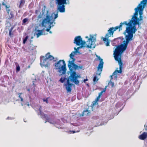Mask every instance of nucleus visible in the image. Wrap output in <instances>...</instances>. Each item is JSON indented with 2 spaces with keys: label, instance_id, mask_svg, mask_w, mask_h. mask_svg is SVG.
<instances>
[{
  "label": "nucleus",
  "instance_id": "f257e3e1",
  "mask_svg": "<svg viewBox=\"0 0 147 147\" xmlns=\"http://www.w3.org/2000/svg\"><path fill=\"white\" fill-rule=\"evenodd\" d=\"M122 24L123 25L125 24L127 26L124 32V34H125L127 33V34L125 36V40L123 41V44L117 46L114 51V57L115 60L118 63L119 65V70H116L113 73V75H116L117 72L121 73L123 64L121 59V55L126 49L128 43L132 40L133 34H134L137 30L136 26V25L132 20H130L128 22L124 21L122 22Z\"/></svg>",
  "mask_w": 147,
  "mask_h": 147
},
{
  "label": "nucleus",
  "instance_id": "f03ea898",
  "mask_svg": "<svg viewBox=\"0 0 147 147\" xmlns=\"http://www.w3.org/2000/svg\"><path fill=\"white\" fill-rule=\"evenodd\" d=\"M45 57H46L45 59H42L41 57L40 58V65L42 67L49 68L51 64L50 61L53 60L54 62H55L58 60L57 58H54L53 56L51 55L50 53H47Z\"/></svg>",
  "mask_w": 147,
  "mask_h": 147
},
{
  "label": "nucleus",
  "instance_id": "7ed1b4c3",
  "mask_svg": "<svg viewBox=\"0 0 147 147\" xmlns=\"http://www.w3.org/2000/svg\"><path fill=\"white\" fill-rule=\"evenodd\" d=\"M70 67V68H69L70 74L68 79L71 82H74L75 84L78 85L80 81L78 79L80 78V75L77 74L76 72L74 71L76 70L78 68H80L77 67L75 68L74 67V66H71Z\"/></svg>",
  "mask_w": 147,
  "mask_h": 147
},
{
  "label": "nucleus",
  "instance_id": "20e7f679",
  "mask_svg": "<svg viewBox=\"0 0 147 147\" xmlns=\"http://www.w3.org/2000/svg\"><path fill=\"white\" fill-rule=\"evenodd\" d=\"M55 69H58L60 73L64 74L66 73V64L63 60H60L58 62L55 63L54 64Z\"/></svg>",
  "mask_w": 147,
  "mask_h": 147
},
{
  "label": "nucleus",
  "instance_id": "39448f33",
  "mask_svg": "<svg viewBox=\"0 0 147 147\" xmlns=\"http://www.w3.org/2000/svg\"><path fill=\"white\" fill-rule=\"evenodd\" d=\"M69 0H56L58 5L57 9L61 13H63L65 11V4H67V1H68Z\"/></svg>",
  "mask_w": 147,
  "mask_h": 147
},
{
  "label": "nucleus",
  "instance_id": "423d86ee",
  "mask_svg": "<svg viewBox=\"0 0 147 147\" xmlns=\"http://www.w3.org/2000/svg\"><path fill=\"white\" fill-rule=\"evenodd\" d=\"M123 26L122 22L120 23L119 26H117L115 28L111 27L108 31V33L106 34L107 37H109L113 35L114 32L118 29H119V31H120L122 30V27Z\"/></svg>",
  "mask_w": 147,
  "mask_h": 147
},
{
  "label": "nucleus",
  "instance_id": "0eeeda50",
  "mask_svg": "<svg viewBox=\"0 0 147 147\" xmlns=\"http://www.w3.org/2000/svg\"><path fill=\"white\" fill-rule=\"evenodd\" d=\"M76 53V52H73L70 54V58L72 59V60L71 61L69 60L68 61V67L70 68L71 66H74V67L75 68H77V67H79L80 69H81L82 67L78 66L74 63V62L76 59L75 58L73 57L74 56Z\"/></svg>",
  "mask_w": 147,
  "mask_h": 147
},
{
  "label": "nucleus",
  "instance_id": "6e6552de",
  "mask_svg": "<svg viewBox=\"0 0 147 147\" xmlns=\"http://www.w3.org/2000/svg\"><path fill=\"white\" fill-rule=\"evenodd\" d=\"M74 43L76 44L78 46H80L81 45L80 47L81 48L85 47V45L86 42L82 40V39L80 36H76L75 38Z\"/></svg>",
  "mask_w": 147,
  "mask_h": 147
},
{
  "label": "nucleus",
  "instance_id": "1a4fd4ad",
  "mask_svg": "<svg viewBox=\"0 0 147 147\" xmlns=\"http://www.w3.org/2000/svg\"><path fill=\"white\" fill-rule=\"evenodd\" d=\"M41 107L40 106L39 109V111L40 112V114L41 116V117L42 119H46L47 121L45 122V123H46L47 121L51 124H55L56 123V122L54 121H51L50 119L48 118V115L45 114L42 112L41 109Z\"/></svg>",
  "mask_w": 147,
  "mask_h": 147
},
{
  "label": "nucleus",
  "instance_id": "9d476101",
  "mask_svg": "<svg viewBox=\"0 0 147 147\" xmlns=\"http://www.w3.org/2000/svg\"><path fill=\"white\" fill-rule=\"evenodd\" d=\"M53 19V17H52V16H50L49 15H47L46 18L44 19L42 21L41 24L42 26H44L45 24L47 23H49L50 25H51L52 24L53 22L55 21V20L54 19L53 22H51V21Z\"/></svg>",
  "mask_w": 147,
  "mask_h": 147
},
{
  "label": "nucleus",
  "instance_id": "9b49d317",
  "mask_svg": "<svg viewBox=\"0 0 147 147\" xmlns=\"http://www.w3.org/2000/svg\"><path fill=\"white\" fill-rule=\"evenodd\" d=\"M2 4L3 5L5 6V7L6 11H7L8 15L9 16V18L8 19L9 20L13 18L14 16L13 12L11 11L10 9H9L10 7V6H8L7 5H6L4 2L2 3Z\"/></svg>",
  "mask_w": 147,
  "mask_h": 147
},
{
  "label": "nucleus",
  "instance_id": "f8f14e48",
  "mask_svg": "<svg viewBox=\"0 0 147 147\" xmlns=\"http://www.w3.org/2000/svg\"><path fill=\"white\" fill-rule=\"evenodd\" d=\"M98 59L100 60V63L97 67V71H99L100 72L98 75H100L101 74L102 71V68L103 67L104 62L103 61L102 59L100 58V56H97Z\"/></svg>",
  "mask_w": 147,
  "mask_h": 147
},
{
  "label": "nucleus",
  "instance_id": "ddd939ff",
  "mask_svg": "<svg viewBox=\"0 0 147 147\" xmlns=\"http://www.w3.org/2000/svg\"><path fill=\"white\" fill-rule=\"evenodd\" d=\"M69 81V79H68L67 80V84H65V86H66V89L68 92H71V87L73 85L72 84L70 83Z\"/></svg>",
  "mask_w": 147,
  "mask_h": 147
},
{
  "label": "nucleus",
  "instance_id": "4468645a",
  "mask_svg": "<svg viewBox=\"0 0 147 147\" xmlns=\"http://www.w3.org/2000/svg\"><path fill=\"white\" fill-rule=\"evenodd\" d=\"M93 38V36H90V38L88 39V41H87V42H88V45L86 46L87 48H91L92 47V45L93 42V41H92Z\"/></svg>",
  "mask_w": 147,
  "mask_h": 147
},
{
  "label": "nucleus",
  "instance_id": "2eb2a0df",
  "mask_svg": "<svg viewBox=\"0 0 147 147\" xmlns=\"http://www.w3.org/2000/svg\"><path fill=\"white\" fill-rule=\"evenodd\" d=\"M135 11L134 13V15L132 16V17L131 20H132V21L134 20L138 19L139 18L137 17L138 15V7H137L135 9Z\"/></svg>",
  "mask_w": 147,
  "mask_h": 147
},
{
  "label": "nucleus",
  "instance_id": "dca6fc26",
  "mask_svg": "<svg viewBox=\"0 0 147 147\" xmlns=\"http://www.w3.org/2000/svg\"><path fill=\"white\" fill-rule=\"evenodd\" d=\"M147 138V133L146 132H143L142 134L140 135L138 138L141 140H144Z\"/></svg>",
  "mask_w": 147,
  "mask_h": 147
},
{
  "label": "nucleus",
  "instance_id": "f3484780",
  "mask_svg": "<svg viewBox=\"0 0 147 147\" xmlns=\"http://www.w3.org/2000/svg\"><path fill=\"white\" fill-rule=\"evenodd\" d=\"M138 7V11H139L140 16H142L143 14L142 11L144 7L143 6L141 5V4H139Z\"/></svg>",
  "mask_w": 147,
  "mask_h": 147
},
{
  "label": "nucleus",
  "instance_id": "a211bd4d",
  "mask_svg": "<svg viewBox=\"0 0 147 147\" xmlns=\"http://www.w3.org/2000/svg\"><path fill=\"white\" fill-rule=\"evenodd\" d=\"M109 37H107L106 36V34L105 36V38H103V40L104 42V43H106V45L107 46H108L109 45V42L108 41V38Z\"/></svg>",
  "mask_w": 147,
  "mask_h": 147
},
{
  "label": "nucleus",
  "instance_id": "6ab92c4d",
  "mask_svg": "<svg viewBox=\"0 0 147 147\" xmlns=\"http://www.w3.org/2000/svg\"><path fill=\"white\" fill-rule=\"evenodd\" d=\"M25 3V0H20L19 2V8H21L22 7Z\"/></svg>",
  "mask_w": 147,
  "mask_h": 147
},
{
  "label": "nucleus",
  "instance_id": "aec40b11",
  "mask_svg": "<svg viewBox=\"0 0 147 147\" xmlns=\"http://www.w3.org/2000/svg\"><path fill=\"white\" fill-rule=\"evenodd\" d=\"M139 4H141V5L143 6L144 7H145V6L147 4V0H143L141 1L140 3Z\"/></svg>",
  "mask_w": 147,
  "mask_h": 147
},
{
  "label": "nucleus",
  "instance_id": "412c9836",
  "mask_svg": "<svg viewBox=\"0 0 147 147\" xmlns=\"http://www.w3.org/2000/svg\"><path fill=\"white\" fill-rule=\"evenodd\" d=\"M42 30H37V31L38 32L36 34L37 37L38 38L42 34Z\"/></svg>",
  "mask_w": 147,
  "mask_h": 147
},
{
  "label": "nucleus",
  "instance_id": "4be33fe9",
  "mask_svg": "<svg viewBox=\"0 0 147 147\" xmlns=\"http://www.w3.org/2000/svg\"><path fill=\"white\" fill-rule=\"evenodd\" d=\"M90 113V112L89 111L88 109H86V110H85L82 113V115H89Z\"/></svg>",
  "mask_w": 147,
  "mask_h": 147
},
{
  "label": "nucleus",
  "instance_id": "5701e85b",
  "mask_svg": "<svg viewBox=\"0 0 147 147\" xmlns=\"http://www.w3.org/2000/svg\"><path fill=\"white\" fill-rule=\"evenodd\" d=\"M138 19H136L134 20H133V22H134L135 24L136 25H138V26H139L140 24L141 23L140 22H139V18Z\"/></svg>",
  "mask_w": 147,
  "mask_h": 147
},
{
  "label": "nucleus",
  "instance_id": "b1692460",
  "mask_svg": "<svg viewBox=\"0 0 147 147\" xmlns=\"http://www.w3.org/2000/svg\"><path fill=\"white\" fill-rule=\"evenodd\" d=\"M98 80V79L97 78V77L96 76H95L94 77L93 82L95 84L97 82Z\"/></svg>",
  "mask_w": 147,
  "mask_h": 147
},
{
  "label": "nucleus",
  "instance_id": "393cba45",
  "mask_svg": "<svg viewBox=\"0 0 147 147\" xmlns=\"http://www.w3.org/2000/svg\"><path fill=\"white\" fill-rule=\"evenodd\" d=\"M13 27H11V28L9 30V34L10 36H11L13 35V34L12 33V32L13 30Z\"/></svg>",
  "mask_w": 147,
  "mask_h": 147
},
{
  "label": "nucleus",
  "instance_id": "a878e982",
  "mask_svg": "<svg viewBox=\"0 0 147 147\" xmlns=\"http://www.w3.org/2000/svg\"><path fill=\"white\" fill-rule=\"evenodd\" d=\"M28 18H26L22 20V23L24 24L28 21Z\"/></svg>",
  "mask_w": 147,
  "mask_h": 147
},
{
  "label": "nucleus",
  "instance_id": "bb28decb",
  "mask_svg": "<svg viewBox=\"0 0 147 147\" xmlns=\"http://www.w3.org/2000/svg\"><path fill=\"white\" fill-rule=\"evenodd\" d=\"M105 91H106V88H105V89H103V90L102 91H101L100 93H99L98 96H100L101 97L102 93L103 92H105Z\"/></svg>",
  "mask_w": 147,
  "mask_h": 147
},
{
  "label": "nucleus",
  "instance_id": "cd10ccee",
  "mask_svg": "<svg viewBox=\"0 0 147 147\" xmlns=\"http://www.w3.org/2000/svg\"><path fill=\"white\" fill-rule=\"evenodd\" d=\"M28 36H26L25 38L24 39H23V43L24 44L25 43L26 41H27L28 38Z\"/></svg>",
  "mask_w": 147,
  "mask_h": 147
},
{
  "label": "nucleus",
  "instance_id": "c85d7f7f",
  "mask_svg": "<svg viewBox=\"0 0 147 147\" xmlns=\"http://www.w3.org/2000/svg\"><path fill=\"white\" fill-rule=\"evenodd\" d=\"M65 79V78H63L62 77H61L59 81L63 83L64 82Z\"/></svg>",
  "mask_w": 147,
  "mask_h": 147
},
{
  "label": "nucleus",
  "instance_id": "c756f323",
  "mask_svg": "<svg viewBox=\"0 0 147 147\" xmlns=\"http://www.w3.org/2000/svg\"><path fill=\"white\" fill-rule=\"evenodd\" d=\"M20 67L19 65L16 66V72H18L20 71Z\"/></svg>",
  "mask_w": 147,
  "mask_h": 147
},
{
  "label": "nucleus",
  "instance_id": "7c9ffc66",
  "mask_svg": "<svg viewBox=\"0 0 147 147\" xmlns=\"http://www.w3.org/2000/svg\"><path fill=\"white\" fill-rule=\"evenodd\" d=\"M48 98H47L46 99H43V101L44 102H46L47 103H48Z\"/></svg>",
  "mask_w": 147,
  "mask_h": 147
},
{
  "label": "nucleus",
  "instance_id": "2f4dec72",
  "mask_svg": "<svg viewBox=\"0 0 147 147\" xmlns=\"http://www.w3.org/2000/svg\"><path fill=\"white\" fill-rule=\"evenodd\" d=\"M100 96H99L98 95V96L97 97V98H96V99L95 100V101H96V102H97V101H98V100L100 99Z\"/></svg>",
  "mask_w": 147,
  "mask_h": 147
},
{
  "label": "nucleus",
  "instance_id": "473e14b6",
  "mask_svg": "<svg viewBox=\"0 0 147 147\" xmlns=\"http://www.w3.org/2000/svg\"><path fill=\"white\" fill-rule=\"evenodd\" d=\"M80 48V47H78L77 49H76V47H74V49L75 50V51L74 52H76V53H77V52L78 50Z\"/></svg>",
  "mask_w": 147,
  "mask_h": 147
},
{
  "label": "nucleus",
  "instance_id": "72a5a7b5",
  "mask_svg": "<svg viewBox=\"0 0 147 147\" xmlns=\"http://www.w3.org/2000/svg\"><path fill=\"white\" fill-rule=\"evenodd\" d=\"M22 93H19L18 94V95H19V96H18V97L20 98H22L21 96V95H22Z\"/></svg>",
  "mask_w": 147,
  "mask_h": 147
},
{
  "label": "nucleus",
  "instance_id": "f704fd0d",
  "mask_svg": "<svg viewBox=\"0 0 147 147\" xmlns=\"http://www.w3.org/2000/svg\"><path fill=\"white\" fill-rule=\"evenodd\" d=\"M139 21L142 20L143 19L142 16H140V18H139Z\"/></svg>",
  "mask_w": 147,
  "mask_h": 147
},
{
  "label": "nucleus",
  "instance_id": "c9c22d12",
  "mask_svg": "<svg viewBox=\"0 0 147 147\" xmlns=\"http://www.w3.org/2000/svg\"><path fill=\"white\" fill-rule=\"evenodd\" d=\"M58 17V14L57 13L55 14V16L54 19L55 20V19L56 18Z\"/></svg>",
  "mask_w": 147,
  "mask_h": 147
},
{
  "label": "nucleus",
  "instance_id": "e433bc0d",
  "mask_svg": "<svg viewBox=\"0 0 147 147\" xmlns=\"http://www.w3.org/2000/svg\"><path fill=\"white\" fill-rule=\"evenodd\" d=\"M42 18V15L40 14L38 16V19L41 18Z\"/></svg>",
  "mask_w": 147,
  "mask_h": 147
},
{
  "label": "nucleus",
  "instance_id": "4c0bfd02",
  "mask_svg": "<svg viewBox=\"0 0 147 147\" xmlns=\"http://www.w3.org/2000/svg\"><path fill=\"white\" fill-rule=\"evenodd\" d=\"M70 131L71 132V133H72L73 134L75 133L76 132V131Z\"/></svg>",
  "mask_w": 147,
  "mask_h": 147
},
{
  "label": "nucleus",
  "instance_id": "58836bf2",
  "mask_svg": "<svg viewBox=\"0 0 147 147\" xmlns=\"http://www.w3.org/2000/svg\"><path fill=\"white\" fill-rule=\"evenodd\" d=\"M96 101H94L93 102V103H92L93 105H95L96 104Z\"/></svg>",
  "mask_w": 147,
  "mask_h": 147
},
{
  "label": "nucleus",
  "instance_id": "ea45409f",
  "mask_svg": "<svg viewBox=\"0 0 147 147\" xmlns=\"http://www.w3.org/2000/svg\"><path fill=\"white\" fill-rule=\"evenodd\" d=\"M88 80V79H85L84 80V82L85 83V82L86 81H87Z\"/></svg>",
  "mask_w": 147,
  "mask_h": 147
},
{
  "label": "nucleus",
  "instance_id": "a19ab883",
  "mask_svg": "<svg viewBox=\"0 0 147 147\" xmlns=\"http://www.w3.org/2000/svg\"><path fill=\"white\" fill-rule=\"evenodd\" d=\"M50 30V28H48L46 29V31H47V32H49Z\"/></svg>",
  "mask_w": 147,
  "mask_h": 147
},
{
  "label": "nucleus",
  "instance_id": "79ce46f5",
  "mask_svg": "<svg viewBox=\"0 0 147 147\" xmlns=\"http://www.w3.org/2000/svg\"><path fill=\"white\" fill-rule=\"evenodd\" d=\"M20 99H21V101L22 102L23 101V98H20Z\"/></svg>",
  "mask_w": 147,
  "mask_h": 147
},
{
  "label": "nucleus",
  "instance_id": "37998d69",
  "mask_svg": "<svg viewBox=\"0 0 147 147\" xmlns=\"http://www.w3.org/2000/svg\"><path fill=\"white\" fill-rule=\"evenodd\" d=\"M27 106H29L30 105H29V103L28 102V104H27Z\"/></svg>",
  "mask_w": 147,
  "mask_h": 147
},
{
  "label": "nucleus",
  "instance_id": "c03bdc74",
  "mask_svg": "<svg viewBox=\"0 0 147 147\" xmlns=\"http://www.w3.org/2000/svg\"><path fill=\"white\" fill-rule=\"evenodd\" d=\"M51 28V25H49V28H50V29Z\"/></svg>",
  "mask_w": 147,
  "mask_h": 147
},
{
  "label": "nucleus",
  "instance_id": "a18cd8bd",
  "mask_svg": "<svg viewBox=\"0 0 147 147\" xmlns=\"http://www.w3.org/2000/svg\"><path fill=\"white\" fill-rule=\"evenodd\" d=\"M27 90L29 92H30V89H27Z\"/></svg>",
  "mask_w": 147,
  "mask_h": 147
},
{
  "label": "nucleus",
  "instance_id": "49530a36",
  "mask_svg": "<svg viewBox=\"0 0 147 147\" xmlns=\"http://www.w3.org/2000/svg\"><path fill=\"white\" fill-rule=\"evenodd\" d=\"M30 65H28V68H30Z\"/></svg>",
  "mask_w": 147,
  "mask_h": 147
},
{
  "label": "nucleus",
  "instance_id": "de8ad7c7",
  "mask_svg": "<svg viewBox=\"0 0 147 147\" xmlns=\"http://www.w3.org/2000/svg\"><path fill=\"white\" fill-rule=\"evenodd\" d=\"M33 50V48H31V50Z\"/></svg>",
  "mask_w": 147,
  "mask_h": 147
},
{
  "label": "nucleus",
  "instance_id": "09e8293b",
  "mask_svg": "<svg viewBox=\"0 0 147 147\" xmlns=\"http://www.w3.org/2000/svg\"><path fill=\"white\" fill-rule=\"evenodd\" d=\"M48 12H49L48 11H47V13H48Z\"/></svg>",
  "mask_w": 147,
  "mask_h": 147
},
{
  "label": "nucleus",
  "instance_id": "8fccbe9b",
  "mask_svg": "<svg viewBox=\"0 0 147 147\" xmlns=\"http://www.w3.org/2000/svg\"><path fill=\"white\" fill-rule=\"evenodd\" d=\"M42 57L43 58H44V56H42Z\"/></svg>",
  "mask_w": 147,
  "mask_h": 147
},
{
  "label": "nucleus",
  "instance_id": "3c124183",
  "mask_svg": "<svg viewBox=\"0 0 147 147\" xmlns=\"http://www.w3.org/2000/svg\"><path fill=\"white\" fill-rule=\"evenodd\" d=\"M86 38H88V36H86Z\"/></svg>",
  "mask_w": 147,
  "mask_h": 147
},
{
  "label": "nucleus",
  "instance_id": "603ef678",
  "mask_svg": "<svg viewBox=\"0 0 147 147\" xmlns=\"http://www.w3.org/2000/svg\"><path fill=\"white\" fill-rule=\"evenodd\" d=\"M50 33H51V31H50Z\"/></svg>",
  "mask_w": 147,
  "mask_h": 147
},
{
  "label": "nucleus",
  "instance_id": "864d4df0",
  "mask_svg": "<svg viewBox=\"0 0 147 147\" xmlns=\"http://www.w3.org/2000/svg\"><path fill=\"white\" fill-rule=\"evenodd\" d=\"M31 46H30V47L31 48Z\"/></svg>",
  "mask_w": 147,
  "mask_h": 147
},
{
  "label": "nucleus",
  "instance_id": "5fc2aeb1",
  "mask_svg": "<svg viewBox=\"0 0 147 147\" xmlns=\"http://www.w3.org/2000/svg\"><path fill=\"white\" fill-rule=\"evenodd\" d=\"M22 106H23V104H22Z\"/></svg>",
  "mask_w": 147,
  "mask_h": 147
}]
</instances>
